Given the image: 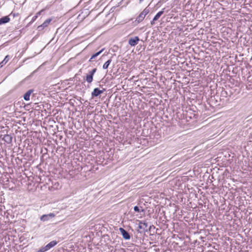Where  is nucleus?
<instances>
[{"instance_id":"nucleus-23","label":"nucleus","mask_w":252,"mask_h":252,"mask_svg":"<svg viewBox=\"0 0 252 252\" xmlns=\"http://www.w3.org/2000/svg\"><path fill=\"white\" fill-rule=\"evenodd\" d=\"M12 15L13 16V17H14L15 16H16V14L12 13Z\"/></svg>"},{"instance_id":"nucleus-21","label":"nucleus","mask_w":252,"mask_h":252,"mask_svg":"<svg viewBox=\"0 0 252 252\" xmlns=\"http://www.w3.org/2000/svg\"><path fill=\"white\" fill-rule=\"evenodd\" d=\"M42 11H43V10H41V11H39L38 12H37V13H36V15H37V16H38V15H39L41 14V13Z\"/></svg>"},{"instance_id":"nucleus-16","label":"nucleus","mask_w":252,"mask_h":252,"mask_svg":"<svg viewBox=\"0 0 252 252\" xmlns=\"http://www.w3.org/2000/svg\"><path fill=\"white\" fill-rule=\"evenodd\" d=\"M111 63V60H108L107 62H106L103 65V68L104 69H107L110 63Z\"/></svg>"},{"instance_id":"nucleus-17","label":"nucleus","mask_w":252,"mask_h":252,"mask_svg":"<svg viewBox=\"0 0 252 252\" xmlns=\"http://www.w3.org/2000/svg\"><path fill=\"white\" fill-rule=\"evenodd\" d=\"M149 9L146 7L143 10L142 13L146 16L149 13Z\"/></svg>"},{"instance_id":"nucleus-3","label":"nucleus","mask_w":252,"mask_h":252,"mask_svg":"<svg viewBox=\"0 0 252 252\" xmlns=\"http://www.w3.org/2000/svg\"><path fill=\"white\" fill-rule=\"evenodd\" d=\"M55 217L54 213H50L49 214L43 215L41 216L40 220L42 221H46L49 220L50 219L53 218Z\"/></svg>"},{"instance_id":"nucleus-20","label":"nucleus","mask_w":252,"mask_h":252,"mask_svg":"<svg viewBox=\"0 0 252 252\" xmlns=\"http://www.w3.org/2000/svg\"><path fill=\"white\" fill-rule=\"evenodd\" d=\"M37 18V15H35L34 16H33V17H32V22L34 21L36 19V18Z\"/></svg>"},{"instance_id":"nucleus-2","label":"nucleus","mask_w":252,"mask_h":252,"mask_svg":"<svg viewBox=\"0 0 252 252\" xmlns=\"http://www.w3.org/2000/svg\"><path fill=\"white\" fill-rule=\"evenodd\" d=\"M57 244V242L56 241H53L50 242L49 244L46 245L45 247H42L43 251L44 252L50 250L51 248L54 247L55 245Z\"/></svg>"},{"instance_id":"nucleus-7","label":"nucleus","mask_w":252,"mask_h":252,"mask_svg":"<svg viewBox=\"0 0 252 252\" xmlns=\"http://www.w3.org/2000/svg\"><path fill=\"white\" fill-rule=\"evenodd\" d=\"M52 21L51 19H48L41 25L37 27V29L39 31L42 30L44 28L47 27L49 23Z\"/></svg>"},{"instance_id":"nucleus-8","label":"nucleus","mask_w":252,"mask_h":252,"mask_svg":"<svg viewBox=\"0 0 252 252\" xmlns=\"http://www.w3.org/2000/svg\"><path fill=\"white\" fill-rule=\"evenodd\" d=\"M104 91V89L103 90H100L98 88H95L94 91L92 92L91 95L92 97L97 96L101 94H102Z\"/></svg>"},{"instance_id":"nucleus-11","label":"nucleus","mask_w":252,"mask_h":252,"mask_svg":"<svg viewBox=\"0 0 252 252\" xmlns=\"http://www.w3.org/2000/svg\"><path fill=\"white\" fill-rule=\"evenodd\" d=\"M33 91L32 90H30L28 92H27L24 95V98L26 100H30V96L31 94L32 93Z\"/></svg>"},{"instance_id":"nucleus-6","label":"nucleus","mask_w":252,"mask_h":252,"mask_svg":"<svg viewBox=\"0 0 252 252\" xmlns=\"http://www.w3.org/2000/svg\"><path fill=\"white\" fill-rule=\"evenodd\" d=\"M12 13L9 14L8 16H4L0 19V25L8 23L10 18V17L12 16Z\"/></svg>"},{"instance_id":"nucleus-24","label":"nucleus","mask_w":252,"mask_h":252,"mask_svg":"<svg viewBox=\"0 0 252 252\" xmlns=\"http://www.w3.org/2000/svg\"><path fill=\"white\" fill-rule=\"evenodd\" d=\"M144 0H140V2H142V1H143Z\"/></svg>"},{"instance_id":"nucleus-1","label":"nucleus","mask_w":252,"mask_h":252,"mask_svg":"<svg viewBox=\"0 0 252 252\" xmlns=\"http://www.w3.org/2000/svg\"><path fill=\"white\" fill-rule=\"evenodd\" d=\"M148 227V224L147 223L145 222L140 221L138 228V231L140 233L144 232L146 231H147V228Z\"/></svg>"},{"instance_id":"nucleus-22","label":"nucleus","mask_w":252,"mask_h":252,"mask_svg":"<svg viewBox=\"0 0 252 252\" xmlns=\"http://www.w3.org/2000/svg\"><path fill=\"white\" fill-rule=\"evenodd\" d=\"M155 21H154V19H153V20L151 22V24L152 25H154L155 24Z\"/></svg>"},{"instance_id":"nucleus-10","label":"nucleus","mask_w":252,"mask_h":252,"mask_svg":"<svg viewBox=\"0 0 252 252\" xmlns=\"http://www.w3.org/2000/svg\"><path fill=\"white\" fill-rule=\"evenodd\" d=\"M145 17V16L144 15V14L142 12H141L140 14L137 17L135 22H137V23H139L144 20Z\"/></svg>"},{"instance_id":"nucleus-13","label":"nucleus","mask_w":252,"mask_h":252,"mask_svg":"<svg viewBox=\"0 0 252 252\" xmlns=\"http://www.w3.org/2000/svg\"><path fill=\"white\" fill-rule=\"evenodd\" d=\"M86 80L89 83H91L93 80V76L90 74H87L86 77Z\"/></svg>"},{"instance_id":"nucleus-5","label":"nucleus","mask_w":252,"mask_h":252,"mask_svg":"<svg viewBox=\"0 0 252 252\" xmlns=\"http://www.w3.org/2000/svg\"><path fill=\"white\" fill-rule=\"evenodd\" d=\"M139 41V38L138 36H135L133 38H131L128 40L129 44L131 46H134L138 44Z\"/></svg>"},{"instance_id":"nucleus-9","label":"nucleus","mask_w":252,"mask_h":252,"mask_svg":"<svg viewBox=\"0 0 252 252\" xmlns=\"http://www.w3.org/2000/svg\"><path fill=\"white\" fill-rule=\"evenodd\" d=\"M2 139L6 142L7 144H10L12 142V137L9 134H4L2 138Z\"/></svg>"},{"instance_id":"nucleus-14","label":"nucleus","mask_w":252,"mask_h":252,"mask_svg":"<svg viewBox=\"0 0 252 252\" xmlns=\"http://www.w3.org/2000/svg\"><path fill=\"white\" fill-rule=\"evenodd\" d=\"M163 13V11H160L158 12L154 18V21L158 20L159 18L161 16V15Z\"/></svg>"},{"instance_id":"nucleus-19","label":"nucleus","mask_w":252,"mask_h":252,"mask_svg":"<svg viewBox=\"0 0 252 252\" xmlns=\"http://www.w3.org/2000/svg\"><path fill=\"white\" fill-rule=\"evenodd\" d=\"M96 71V68L93 69L92 71L89 72V74H92V75L94 76V74Z\"/></svg>"},{"instance_id":"nucleus-4","label":"nucleus","mask_w":252,"mask_h":252,"mask_svg":"<svg viewBox=\"0 0 252 252\" xmlns=\"http://www.w3.org/2000/svg\"><path fill=\"white\" fill-rule=\"evenodd\" d=\"M119 231L121 233L123 238L126 240H129L130 238L129 233L123 228L120 227Z\"/></svg>"},{"instance_id":"nucleus-18","label":"nucleus","mask_w":252,"mask_h":252,"mask_svg":"<svg viewBox=\"0 0 252 252\" xmlns=\"http://www.w3.org/2000/svg\"><path fill=\"white\" fill-rule=\"evenodd\" d=\"M134 210L137 212H143L144 211V209H140L138 206H135L134 207Z\"/></svg>"},{"instance_id":"nucleus-15","label":"nucleus","mask_w":252,"mask_h":252,"mask_svg":"<svg viewBox=\"0 0 252 252\" xmlns=\"http://www.w3.org/2000/svg\"><path fill=\"white\" fill-rule=\"evenodd\" d=\"M104 50V48L99 51V52L94 54L92 57L91 58L90 61H91L93 59L95 58L96 57H97L100 54V53Z\"/></svg>"},{"instance_id":"nucleus-12","label":"nucleus","mask_w":252,"mask_h":252,"mask_svg":"<svg viewBox=\"0 0 252 252\" xmlns=\"http://www.w3.org/2000/svg\"><path fill=\"white\" fill-rule=\"evenodd\" d=\"M9 56L8 55H7L5 57L4 60L1 63H0V68L2 67L4 64H6L7 63V62L9 61Z\"/></svg>"}]
</instances>
